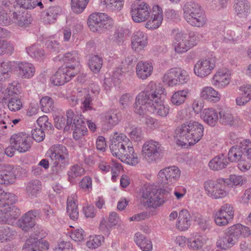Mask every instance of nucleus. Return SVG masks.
Segmentation results:
<instances>
[{
	"mask_svg": "<svg viewBox=\"0 0 251 251\" xmlns=\"http://www.w3.org/2000/svg\"><path fill=\"white\" fill-rule=\"evenodd\" d=\"M110 149L113 155L123 162L132 165H135L139 163V159L134 152L132 143L123 133L116 132L114 134Z\"/></svg>",
	"mask_w": 251,
	"mask_h": 251,
	"instance_id": "nucleus-1",
	"label": "nucleus"
},
{
	"mask_svg": "<svg viewBox=\"0 0 251 251\" xmlns=\"http://www.w3.org/2000/svg\"><path fill=\"white\" fill-rule=\"evenodd\" d=\"M204 127L194 121L186 122L178 126L175 130L176 137L180 138L176 144L183 148H188L199 142L203 135Z\"/></svg>",
	"mask_w": 251,
	"mask_h": 251,
	"instance_id": "nucleus-2",
	"label": "nucleus"
},
{
	"mask_svg": "<svg viewBox=\"0 0 251 251\" xmlns=\"http://www.w3.org/2000/svg\"><path fill=\"white\" fill-rule=\"evenodd\" d=\"M251 234L250 228L241 224H236L228 228L224 237L217 242L218 247L226 250L234 246L240 236L248 237Z\"/></svg>",
	"mask_w": 251,
	"mask_h": 251,
	"instance_id": "nucleus-3",
	"label": "nucleus"
},
{
	"mask_svg": "<svg viewBox=\"0 0 251 251\" xmlns=\"http://www.w3.org/2000/svg\"><path fill=\"white\" fill-rule=\"evenodd\" d=\"M17 201V196L12 193H5L0 197V224H10L13 219H16L20 214V210L12 205Z\"/></svg>",
	"mask_w": 251,
	"mask_h": 251,
	"instance_id": "nucleus-4",
	"label": "nucleus"
},
{
	"mask_svg": "<svg viewBox=\"0 0 251 251\" xmlns=\"http://www.w3.org/2000/svg\"><path fill=\"white\" fill-rule=\"evenodd\" d=\"M184 20L190 25L201 27L206 23V19L201 5L195 1H189L183 6Z\"/></svg>",
	"mask_w": 251,
	"mask_h": 251,
	"instance_id": "nucleus-5",
	"label": "nucleus"
},
{
	"mask_svg": "<svg viewBox=\"0 0 251 251\" xmlns=\"http://www.w3.org/2000/svg\"><path fill=\"white\" fill-rule=\"evenodd\" d=\"M141 202L145 206L157 207L164 203L161 189L153 185H145L140 191Z\"/></svg>",
	"mask_w": 251,
	"mask_h": 251,
	"instance_id": "nucleus-6",
	"label": "nucleus"
},
{
	"mask_svg": "<svg viewBox=\"0 0 251 251\" xmlns=\"http://www.w3.org/2000/svg\"><path fill=\"white\" fill-rule=\"evenodd\" d=\"M167 94L163 86L154 82L152 92V104L151 106V112L160 116H166L169 113V108L163 103L164 100Z\"/></svg>",
	"mask_w": 251,
	"mask_h": 251,
	"instance_id": "nucleus-7",
	"label": "nucleus"
},
{
	"mask_svg": "<svg viewBox=\"0 0 251 251\" xmlns=\"http://www.w3.org/2000/svg\"><path fill=\"white\" fill-rule=\"evenodd\" d=\"M154 81H150L146 86L144 90L139 93L136 97L134 106V112L140 115H144L148 111L151 112V106L152 104V92Z\"/></svg>",
	"mask_w": 251,
	"mask_h": 251,
	"instance_id": "nucleus-8",
	"label": "nucleus"
},
{
	"mask_svg": "<svg viewBox=\"0 0 251 251\" xmlns=\"http://www.w3.org/2000/svg\"><path fill=\"white\" fill-rule=\"evenodd\" d=\"M162 152L161 144L154 140H148L142 147L141 154L143 158L149 164L155 163L160 160Z\"/></svg>",
	"mask_w": 251,
	"mask_h": 251,
	"instance_id": "nucleus-9",
	"label": "nucleus"
},
{
	"mask_svg": "<svg viewBox=\"0 0 251 251\" xmlns=\"http://www.w3.org/2000/svg\"><path fill=\"white\" fill-rule=\"evenodd\" d=\"M88 25L93 32H102L112 26L113 19L104 13H93L88 19Z\"/></svg>",
	"mask_w": 251,
	"mask_h": 251,
	"instance_id": "nucleus-10",
	"label": "nucleus"
},
{
	"mask_svg": "<svg viewBox=\"0 0 251 251\" xmlns=\"http://www.w3.org/2000/svg\"><path fill=\"white\" fill-rule=\"evenodd\" d=\"M152 12L150 6L144 1L134 2L130 5V15L133 21L137 23L148 20Z\"/></svg>",
	"mask_w": 251,
	"mask_h": 251,
	"instance_id": "nucleus-11",
	"label": "nucleus"
},
{
	"mask_svg": "<svg viewBox=\"0 0 251 251\" xmlns=\"http://www.w3.org/2000/svg\"><path fill=\"white\" fill-rule=\"evenodd\" d=\"M203 185L206 194L212 199H222L227 195L225 185L222 180L208 179Z\"/></svg>",
	"mask_w": 251,
	"mask_h": 251,
	"instance_id": "nucleus-12",
	"label": "nucleus"
},
{
	"mask_svg": "<svg viewBox=\"0 0 251 251\" xmlns=\"http://www.w3.org/2000/svg\"><path fill=\"white\" fill-rule=\"evenodd\" d=\"M46 156L50 159L52 163L68 164L69 153L67 148L63 145L51 146L47 151Z\"/></svg>",
	"mask_w": 251,
	"mask_h": 251,
	"instance_id": "nucleus-13",
	"label": "nucleus"
},
{
	"mask_svg": "<svg viewBox=\"0 0 251 251\" xmlns=\"http://www.w3.org/2000/svg\"><path fill=\"white\" fill-rule=\"evenodd\" d=\"M216 67V59L208 57L199 59L194 67L195 75L200 78H204L210 75Z\"/></svg>",
	"mask_w": 251,
	"mask_h": 251,
	"instance_id": "nucleus-14",
	"label": "nucleus"
},
{
	"mask_svg": "<svg viewBox=\"0 0 251 251\" xmlns=\"http://www.w3.org/2000/svg\"><path fill=\"white\" fill-rule=\"evenodd\" d=\"M32 142L31 137L25 132L13 134L10 138V144L21 153L25 152L31 147Z\"/></svg>",
	"mask_w": 251,
	"mask_h": 251,
	"instance_id": "nucleus-15",
	"label": "nucleus"
},
{
	"mask_svg": "<svg viewBox=\"0 0 251 251\" xmlns=\"http://www.w3.org/2000/svg\"><path fill=\"white\" fill-rule=\"evenodd\" d=\"M231 73L226 68L219 69L213 75L211 83L216 88L223 89L229 85Z\"/></svg>",
	"mask_w": 251,
	"mask_h": 251,
	"instance_id": "nucleus-16",
	"label": "nucleus"
},
{
	"mask_svg": "<svg viewBox=\"0 0 251 251\" xmlns=\"http://www.w3.org/2000/svg\"><path fill=\"white\" fill-rule=\"evenodd\" d=\"M77 70L71 72L68 68L60 67L50 78L51 82L54 85L60 86L68 82L75 75Z\"/></svg>",
	"mask_w": 251,
	"mask_h": 251,
	"instance_id": "nucleus-17",
	"label": "nucleus"
},
{
	"mask_svg": "<svg viewBox=\"0 0 251 251\" xmlns=\"http://www.w3.org/2000/svg\"><path fill=\"white\" fill-rule=\"evenodd\" d=\"M15 70L17 74L22 79H30L35 73L34 65L26 62H15Z\"/></svg>",
	"mask_w": 251,
	"mask_h": 251,
	"instance_id": "nucleus-18",
	"label": "nucleus"
},
{
	"mask_svg": "<svg viewBox=\"0 0 251 251\" xmlns=\"http://www.w3.org/2000/svg\"><path fill=\"white\" fill-rule=\"evenodd\" d=\"M187 35L185 33L177 32L174 35V49L178 53H183L189 50L187 44Z\"/></svg>",
	"mask_w": 251,
	"mask_h": 251,
	"instance_id": "nucleus-19",
	"label": "nucleus"
},
{
	"mask_svg": "<svg viewBox=\"0 0 251 251\" xmlns=\"http://www.w3.org/2000/svg\"><path fill=\"white\" fill-rule=\"evenodd\" d=\"M151 19L146 23L145 27L149 29H156L161 25L163 20L162 10L158 5L152 7Z\"/></svg>",
	"mask_w": 251,
	"mask_h": 251,
	"instance_id": "nucleus-20",
	"label": "nucleus"
},
{
	"mask_svg": "<svg viewBox=\"0 0 251 251\" xmlns=\"http://www.w3.org/2000/svg\"><path fill=\"white\" fill-rule=\"evenodd\" d=\"M24 248L26 251H47L49 248V244L45 240L30 237L26 240Z\"/></svg>",
	"mask_w": 251,
	"mask_h": 251,
	"instance_id": "nucleus-21",
	"label": "nucleus"
},
{
	"mask_svg": "<svg viewBox=\"0 0 251 251\" xmlns=\"http://www.w3.org/2000/svg\"><path fill=\"white\" fill-rule=\"evenodd\" d=\"M131 46L135 51L139 52L147 45V36L143 32L138 30L134 32L131 37Z\"/></svg>",
	"mask_w": 251,
	"mask_h": 251,
	"instance_id": "nucleus-22",
	"label": "nucleus"
},
{
	"mask_svg": "<svg viewBox=\"0 0 251 251\" xmlns=\"http://www.w3.org/2000/svg\"><path fill=\"white\" fill-rule=\"evenodd\" d=\"M62 59L68 64L67 66L63 67L64 68H68L71 72H75V70H77V73L79 72V57L77 51H72L65 53Z\"/></svg>",
	"mask_w": 251,
	"mask_h": 251,
	"instance_id": "nucleus-23",
	"label": "nucleus"
},
{
	"mask_svg": "<svg viewBox=\"0 0 251 251\" xmlns=\"http://www.w3.org/2000/svg\"><path fill=\"white\" fill-rule=\"evenodd\" d=\"M37 212L30 210L23 215L18 221L19 226L24 231H28L35 226V218Z\"/></svg>",
	"mask_w": 251,
	"mask_h": 251,
	"instance_id": "nucleus-24",
	"label": "nucleus"
},
{
	"mask_svg": "<svg viewBox=\"0 0 251 251\" xmlns=\"http://www.w3.org/2000/svg\"><path fill=\"white\" fill-rule=\"evenodd\" d=\"M152 71L153 66L150 62L141 61L136 66V75L141 79H147L151 75Z\"/></svg>",
	"mask_w": 251,
	"mask_h": 251,
	"instance_id": "nucleus-25",
	"label": "nucleus"
},
{
	"mask_svg": "<svg viewBox=\"0 0 251 251\" xmlns=\"http://www.w3.org/2000/svg\"><path fill=\"white\" fill-rule=\"evenodd\" d=\"M78 120L77 117H75V113L71 109H69L67 111L66 114L64 116H62L55 124V126L58 129L64 128V130L68 131L70 129L71 126L72 127L73 124V121L74 119Z\"/></svg>",
	"mask_w": 251,
	"mask_h": 251,
	"instance_id": "nucleus-26",
	"label": "nucleus"
},
{
	"mask_svg": "<svg viewBox=\"0 0 251 251\" xmlns=\"http://www.w3.org/2000/svg\"><path fill=\"white\" fill-rule=\"evenodd\" d=\"M200 97L209 101L217 103L221 99V95L211 86L203 87L200 92Z\"/></svg>",
	"mask_w": 251,
	"mask_h": 251,
	"instance_id": "nucleus-27",
	"label": "nucleus"
},
{
	"mask_svg": "<svg viewBox=\"0 0 251 251\" xmlns=\"http://www.w3.org/2000/svg\"><path fill=\"white\" fill-rule=\"evenodd\" d=\"M218 114L215 109L207 108L202 111L201 117L207 125L211 126H214L218 123Z\"/></svg>",
	"mask_w": 251,
	"mask_h": 251,
	"instance_id": "nucleus-28",
	"label": "nucleus"
},
{
	"mask_svg": "<svg viewBox=\"0 0 251 251\" xmlns=\"http://www.w3.org/2000/svg\"><path fill=\"white\" fill-rule=\"evenodd\" d=\"M191 225V216L189 211L185 209L181 210L178 214L176 222V227L180 231L187 230Z\"/></svg>",
	"mask_w": 251,
	"mask_h": 251,
	"instance_id": "nucleus-29",
	"label": "nucleus"
},
{
	"mask_svg": "<svg viewBox=\"0 0 251 251\" xmlns=\"http://www.w3.org/2000/svg\"><path fill=\"white\" fill-rule=\"evenodd\" d=\"M10 17V25L15 24L21 27H26L30 24L32 21L31 15L28 13H17L14 12Z\"/></svg>",
	"mask_w": 251,
	"mask_h": 251,
	"instance_id": "nucleus-30",
	"label": "nucleus"
},
{
	"mask_svg": "<svg viewBox=\"0 0 251 251\" xmlns=\"http://www.w3.org/2000/svg\"><path fill=\"white\" fill-rule=\"evenodd\" d=\"M6 224H3L0 226V242L1 243L10 242L15 239L18 235L16 230Z\"/></svg>",
	"mask_w": 251,
	"mask_h": 251,
	"instance_id": "nucleus-31",
	"label": "nucleus"
},
{
	"mask_svg": "<svg viewBox=\"0 0 251 251\" xmlns=\"http://www.w3.org/2000/svg\"><path fill=\"white\" fill-rule=\"evenodd\" d=\"M101 5L108 12L117 13L124 7L125 0H100Z\"/></svg>",
	"mask_w": 251,
	"mask_h": 251,
	"instance_id": "nucleus-32",
	"label": "nucleus"
},
{
	"mask_svg": "<svg viewBox=\"0 0 251 251\" xmlns=\"http://www.w3.org/2000/svg\"><path fill=\"white\" fill-rule=\"evenodd\" d=\"M15 62L0 60V80L5 81L10 77L12 71L15 69Z\"/></svg>",
	"mask_w": 251,
	"mask_h": 251,
	"instance_id": "nucleus-33",
	"label": "nucleus"
},
{
	"mask_svg": "<svg viewBox=\"0 0 251 251\" xmlns=\"http://www.w3.org/2000/svg\"><path fill=\"white\" fill-rule=\"evenodd\" d=\"M250 4L248 0H235L234 9L240 18H246L250 11Z\"/></svg>",
	"mask_w": 251,
	"mask_h": 251,
	"instance_id": "nucleus-34",
	"label": "nucleus"
},
{
	"mask_svg": "<svg viewBox=\"0 0 251 251\" xmlns=\"http://www.w3.org/2000/svg\"><path fill=\"white\" fill-rule=\"evenodd\" d=\"M72 129L74 130V138L76 140L81 138L87 132L85 122L80 118L78 120L74 119Z\"/></svg>",
	"mask_w": 251,
	"mask_h": 251,
	"instance_id": "nucleus-35",
	"label": "nucleus"
},
{
	"mask_svg": "<svg viewBox=\"0 0 251 251\" xmlns=\"http://www.w3.org/2000/svg\"><path fill=\"white\" fill-rule=\"evenodd\" d=\"M243 145V141H241L238 145L233 146L230 149L228 153L229 161L232 162H236L244 158L245 154L242 148Z\"/></svg>",
	"mask_w": 251,
	"mask_h": 251,
	"instance_id": "nucleus-36",
	"label": "nucleus"
},
{
	"mask_svg": "<svg viewBox=\"0 0 251 251\" xmlns=\"http://www.w3.org/2000/svg\"><path fill=\"white\" fill-rule=\"evenodd\" d=\"M159 182L166 187L173 183V167H168L160 170L158 174Z\"/></svg>",
	"mask_w": 251,
	"mask_h": 251,
	"instance_id": "nucleus-37",
	"label": "nucleus"
},
{
	"mask_svg": "<svg viewBox=\"0 0 251 251\" xmlns=\"http://www.w3.org/2000/svg\"><path fill=\"white\" fill-rule=\"evenodd\" d=\"M75 194L72 195L68 198L67 202V212L70 218L73 220H76L78 217L77 204L76 203Z\"/></svg>",
	"mask_w": 251,
	"mask_h": 251,
	"instance_id": "nucleus-38",
	"label": "nucleus"
},
{
	"mask_svg": "<svg viewBox=\"0 0 251 251\" xmlns=\"http://www.w3.org/2000/svg\"><path fill=\"white\" fill-rule=\"evenodd\" d=\"M77 97L81 102V109L83 112L93 109L92 106V98L90 94L85 89L79 91Z\"/></svg>",
	"mask_w": 251,
	"mask_h": 251,
	"instance_id": "nucleus-39",
	"label": "nucleus"
},
{
	"mask_svg": "<svg viewBox=\"0 0 251 251\" xmlns=\"http://www.w3.org/2000/svg\"><path fill=\"white\" fill-rule=\"evenodd\" d=\"M219 121L222 124L229 126H235L238 124L237 119L228 110H221L219 112Z\"/></svg>",
	"mask_w": 251,
	"mask_h": 251,
	"instance_id": "nucleus-40",
	"label": "nucleus"
},
{
	"mask_svg": "<svg viewBox=\"0 0 251 251\" xmlns=\"http://www.w3.org/2000/svg\"><path fill=\"white\" fill-rule=\"evenodd\" d=\"M119 122V119L116 113L112 111H108L105 113L102 120V128L104 130H108Z\"/></svg>",
	"mask_w": 251,
	"mask_h": 251,
	"instance_id": "nucleus-41",
	"label": "nucleus"
},
{
	"mask_svg": "<svg viewBox=\"0 0 251 251\" xmlns=\"http://www.w3.org/2000/svg\"><path fill=\"white\" fill-rule=\"evenodd\" d=\"M228 164L226 157L221 154L211 159L209 162V167L213 170L218 171L225 168Z\"/></svg>",
	"mask_w": 251,
	"mask_h": 251,
	"instance_id": "nucleus-42",
	"label": "nucleus"
},
{
	"mask_svg": "<svg viewBox=\"0 0 251 251\" xmlns=\"http://www.w3.org/2000/svg\"><path fill=\"white\" fill-rule=\"evenodd\" d=\"M189 79L188 73L180 68L174 69V84H183Z\"/></svg>",
	"mask_w": 251,
	"mask_h": 251,
	"instance_id": "nucleus-43",
	"label": "nucleus"
},
{
	"mask_svg": "<svg viewBox=\"0 0 251 251\" xmlns=\"http://www.w3.org/2000/svg\"><path fill=\"white\" fill-rule=\"evenodd\" d=\"M40 189L41 184L39 181L32 180L26 183L25 192L28 197L33 198L37 196Z\"/></svg>",
	"mask_w": 251,
	"mask_h": 251,
	"instance_id": "nucleus-44",
	"label": "nucleus"
},
{
	"mask_svg": "<svg viewBox=\"0 0 251 251\" xmlns=\"http://www.w3.org/2000/svg\"><path fill=\"white\" fill-rule=\"evenodd\" d=\"M61 8L59 6L50 7L47 10L45 21L49 24L54 23L57 17L60 14Z\"/></svg>",
	"mask_w": 251,
	"mask_h": 251,
	"instance_id": "nucleus-45",
	"label": "nucleus"
},
{
	"mask_svg": "<svg viewBox=\"0 0 251 251\" xmlns=\"http://www.w3.org/2000/svg\"><path fill=\"white\" fill-rule=\"evenodd\" d=\"M189 90L184 89L174 93V105H180L182 104L188 98Z\"/></svg>",
	"mask_w": 251,
	"mask_h": 251,
	"instance_id": "nucleus-46",
	"label": "nucleus"
},
{
	"mask_svg": "<svg viewBox=\"0 0 251 251\" xmlns=\"http://www.w3.org/2000/svg\"><path fill=\"white\" fill-rule=\"evenodd\" d=\"M67 165L52 163L51 172L49 175L50 179L58 180L61 178V175Z\"/></svg>",
	"mask_w": 251,
	"mask_h": 251,
	"instance_id": "nucleus-47",
	"label": "nucleus"
},
{
	"mask_svg": "<svg viewBox=\"0 0 251 251\" xmlns=\"http://www.w3.org/2000/svg\"><path fill=\"white\" fill-rule=\"evenodd\" d=\"M89 1V0H71V9L75 13H81L85 9Z\"/></svg>",
	"mask_w": 251,
	"mask_h": 251,
	"instance_id": "nucleus-48",
	"label": "nucleus"
},
{
	"mask_svg": "<svg viewBox=\"0 0 251 251\" xmlns=\"http://www.w3.org/2000/svg\"><path fill=\"white\" fill-rule=\"evenodd\" d=\"M26 52L31 57L37 59L41 58L44 55V50L38 44L27 48Z\"/></svg>",
	"mask_w": 251,
	"mask_h": 251,
	"instance_id": "nucleus-49",
	"label": "nucleus"
},
{
	"mask_svg": "<svg viewBox=\"0 0 251 251\" xmlns=\"http://www.w3.org/2000/svg\"><path fill=\"white\" fill-rule=\"evenodd\" d=\"M218 210L222 215L225 216L229 222L233 218L234 209L231 204L229 203L225 204Z\"/></svg>",
	"mask_w": 251,
	"mask_h": 251,
	"instance_id": "nucleus-50",
	"label": "nucleus"
},
{
	"mask_svg": "<svg viewBox=\"0 0 251 251\" xmlns=\"http://www.w3.org/2000/svg\"><path fill=\"white\" fill-rule=\"evenodd\" d=\"M103 241L104 238L102 236H91L86 242V246L90 249H96L100 247Z\"/></svg>",
	"mask_w": 251,
	"mask_h": 251,
	"instance_id": "nucleus-51",
	"label": "nucleus"
},
{
	"mask_svg": "<svg viewBox=\"0 0 251 251\" xmlns=\"http://www.w3.org/2000/svg\"><path fill=\"white\" fill-rule=\"evenodd\" d=\"M102 59L98 55L92 56L89 61V65L91 70L94 73H98L102 65Z\"/></svg>",
	"mask_w": 251,
	"mask_h": 251,
	"instance_id": "nucleus-52",
	"label": "nucleus"
},
{
	"mask_svg": "<svg viewBox=\"0 0 251 251\" xmlns=\"http://www.w3.org/2000/svg\"><path fill=\"white\" fill-rule=\"evenodd\" d=\"M41 108L43 112L48 113L53 110V101L51 98L46 96L40 100Z\"/></svg>",
	"mask_w": 251,
	"mask_h": 251,
	"instance_id": "nucleus-53",
	"label": "nucleus"
},
{
	"mask_svg": "<svg viewBox=\"0 0 251 251\" xmlns=\"http://www.w3.org/2000/svg\"><path fill=\"white\" fill-rule=\"evenodd\" d=\"M204 240L201 235H196L193 239L188 240V246L193 250H198L203 246Z\"/></svg>",
	"mask_w": 251,
	"mask_h": 251,
	"instance_id": "nucleus-54",
	"label": "nucleus"
},
{
	"mask_svg": "<svg viewBox=\"0 0 251 251\" xmlns=\"http://www.w3.org/2000/svg\"><path fill=\"white\" fill-rule=\"evenodd\" d=\"M194 220L200 228L202 230H205L209 226V219L197 214L194 216Z\"/></svg>",
	"mask_w": 251,
	"mask_h": 251,
	"instance_id": "nucleus-55",
	"label": "nucleus"
},
{
	"mask_svg": "<svg viewBox=\"0 0 251 251\" xmlns=\"http://www.w3.org/2000/svg\"><path fill=\"white\" fill-rule=\"evenodd\" d=\"M84 174V169L79 165L73 166L68 172L69 180L73 179L77 177L80 176Z\"/></svg>",
	"mask_w": 251,
	"mask_h": 251,
	"instance_id": "nucleus-56",
	"label": "nucleus"
},
{
	"mask_svg": "<svg viewBox=\"0 0 251 251\" xmlns=\"http://www.w3.org/2000/svg\"><path fill=\"white\" fill-rule=\"evenodd\" d=\"M11 17L9 12L0 6V25L2 26L10 25Z\"/></svg>",
	"mask_w": 251,
	"mask_h": 251,
	"instance_id": "nucleus-57",
	"label": "nucleus"
},
{
	"mask_svg": "<svg viewBox=\"0 0 251 251\" xmlns=\"http://www.w3.org/2000/svg\"><path fill=\"white\" fill-rule=\"evenodd\" d=\"M13 51L14 47L12 44L6 40H0V55L11 54Z\"/></svg>",
	"mask_w": 251,
	"mask_h": 251,
	"instance_id": "nucleus-58",
	"label": "nucleus"
},
{
	"mask_svg": "<svg viewBox=\"0 0 251 251\" xmlns=\"http://www.w3.org/2000/svg\"><path fill=\"white\" fill-rule=\"evenodd\" d=\"M8 107L11 111H18L22 107V102L18 97L14 96L9 100Z\"/></svg>",
	"mask_w": 251,
	"mask_h": 251,
	"instance_id": "nucleus-59",
	"label": "nucleus"
},
{
	"mask_svg": "<svg viewBox=\"0 0 251 251\" xmlns=\"http://www.w3.org/2000/svg\"><path fill=\"white\" fill-rule=\"evenodd\" d=\"M11 124V121L6 112L0 109V130L6 129Z\"/></svg>",
	"mask_w": 251,
	"mask_h": 251,
	"instance_id": "nucleus-60",
	"label": "nucleus"
},
{
	"mask_svg": "<svg viewBox=\"0 0 251 251\" xmlns=\"http://www.w3.org/2000/svg\"><path fill=\"white\" fill-rule=\"evenodd\" d=\"M214 220L215 224L219 226H226L229 223L225 216L222 215L217 210L213 215Z\"/></svg>",
	"mask_w": 251,
	"mask_h": 251,
	"instance_id": "nucleus-61",
	"label": "nucleus"
},
{
	"mask_svg": "<svg viewBox=\"0 0 251 251\" xmlns=\"http://www.w3.org/2000/svg\"><path fill=\"white\" fill-rule=\"evenodd\" d=\"M230 184L232 187L242 186L246 181V178L241 176L232 175L229 178Z\"/></svg>",
	"mask_w": 251,
	"mask_h": 251,
	"instance_id": "nucleus-62",
	"label": "nucleus"
},
{
	"mask_svg": "<svg viewBox=\"0 0 251 251\" xmlns=\"http://www.w3.org/2000/svg\"><path fill=\"white\" fill-rule=\"evenodd\" d=\"M200 40V37L198 34L194 32H190L187 35V44L189 50L196 46Z\"/></svg>",
	"mask_w": 251,
	"mask_h": 251,
	"instance_id": "nucleus-63",
	"label": "nucleus"
},
{
	"mask_svg": "<svg viewBox=\"0 0 251 251\" xmlns=\"http://www.w3.org/2000/svg\"><path fill=\"white\" fill-rule=\"evenodd\" d=\"M122 221L116 212H111L108 218V225L109 227L112 228V227L116 226H120Z\"/></svg>",
	"mask_w": 251,
	"mask_h": 251,
	"instance_id": "nucleus-64",
	"label": "nucleus"
}]
</instances>
